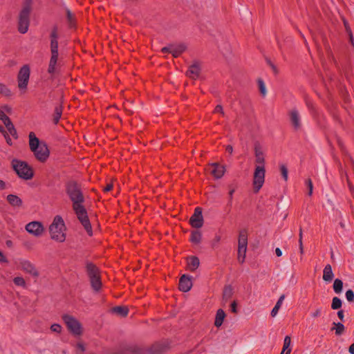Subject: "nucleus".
Instances as JSON below:
<instances>
[{"label":"nucleus","instance_id":"30","mask_svg":"<svg viewBox=\"0 0 354 354\" xmlns=\"http://www.w3.org/2000/svg\"><path fill=\"white\" fill-rule=\"evenodd\" d=\"M113 311L121 316H126L128 314V309L124 306H117L113 308Z\"/></svg>","mask_w":354,"mask_h":354},{"label":"nucleus","instance_id":"31","mask_svg":"<svg viewBox=\"0 0 354 354\" xmlns=\"http://www.w3.org/2000/svg\"><path fill=\"white\" fill-rule=\"evenodd\" d=\"M334 326L332 330L335 331V334L337 335H342L344 331V326L341 323H333Z\"/></svg>","mask_w":354,"mask_h":354},{"label":"nucleus","instance_id":"32","mask_svg":"<svg viewBox=\"0 0 354 354\" xmlns=\"http://www.w3.org/2000/svg\"><path fill=\"white\" fill-rule=\"evenodd\" d=\"M343 283L340 279H335L333 283V289L336 293H340L342 290Z\"/></svg>","mask_w":354,"mask_h":354},{"label":"nucleus","instance_id":"24","mask_svg":"<svg viewBox=\"0 0 354 354\" xmlns=\"http://www.w3.org/2000/svg\"><path fill=\"white\" fill-rule=\"evenodd\" d=\"M7 201L14 207H20L22 205L21 199L15 194H9L7 196Z\"/></svg>","mask_w":354,"mask_h":354},{"label":"nucleus","instance_id":"25","mask_svg":"<svg viewBox=\"0 0 354 354\" xmlns=\"http://www.w3.org/2000/svg\"><path fill=\"white\" fill-rule=\"evenodd\" d=\"M291 351V338L290 336H286L283 340L281 354H290Z\"/></svg>","mask_w":354,"mask_h":354},{"label":"nucleus","instance_id":"9","mask_svg":"<svg viewBox=\"0 0 354 354\" xmlns=\"http://www.w3.org/2000/svg\"><path fill=\"white\" fill-rule=\"evenodd\" d=\"M30 12L29 10L21 9L19 14L18 30L22 34L28 30Z\"/></svg>","mask_w":354,"mask_h":354},{"label":"nucleus","instance_id":"61","mask_svg":"<svg viewBox=\"0 0 354 354\" xmlns=\"http://www.w3.org/2000/svg\"><path fill=\"white\" fill-rule=\"evenodd\" d=\"M337 316L341 319L343 320L344 319V313L342 310H339L337 312Z\"/></svg>","mask_w":354,"mask_h":354},{"label":"nucleus","instance_id":"7","mask_svg":"<svg viewBox=\"0 0 354 354\" xmlns=\"http://www.w3.org/2000/svg\"><path fill=\"white\" fill-rule=\"evenodd\" d=\"M87 272L92 288L95 290H99L102 286V282L97 268L93 264H88L87 266Z\"/></svg>","mask_w":354,"mask_h":354},{"label":"nucleus","instance_id":"43","mask_svg":"<svg viewBox=\"0 0 354 354\" xmlns=\"http://www.w3.org/2000/svg\"><path fill=\"white\" fill-rule=\"evenodd\" d=\"M75 346L77 350L81 353L84 352L86 350V346L82 342H77Z\"/></svg>","mask_w":354,"mask_h":354},{"label":"nucleus","instance_id":"23","mask_svg":"<svg viewBox=\"0 0 354 354\" xmlns=\"http://www.w3.org/2000/svg\"><path fill=\"white\" fill-rule=\"evenodd\" d=\"M225 313L222 309H218L216 314L214 325L217 328L220 327L225 318Z\"/></svg>","mask_w":354,"mask_h":354},{"label":"nucleus","instance_id":"52","mask_svg":"<svg viewBox=\"0 0 354 354\" xmlns=\"http://www.w3.org/2000/svg\"><path fill=\"white\" fill-rule=\"evenodd\" d=\"M162 53H171V44L168 45L167 46L163 47L162 48Z\"/></svg>","mask_w":354,"mask_h":354},{"label":"nucleus","instance_id":"42","mask_svg":"<svg viewBox=\"0 0 354 354\" xmlns=\"http://www.w3.org/2000/svg\"><path fill=\"white\" fill-rule=\"evenodd\" d=\"M32 1L33 0H24L22 9L31 10Z\"/></svg>","mask_w":354,"mask_h":354},{"label":"nucleus","instance_id":"15","mask_svg":"<svg viewBox=\"0 0 354 354\" xmlns=\"http://www.w3.org/2000/svg\"><path fill=\"white\" fill-rule=\"evenodd\" d=\"M26 230L34 236H40L44 232L45 227L41 223H28Z\"/></svg>","mask_w":354,"mask_h":354},{"label":"nucleus","instance_id":"13","mask_svg":"<svg viewBox=\"0 0 354 354\" xmlns=\"http://www.w3.org/2000/svg\"><path fill=\"white\" fill-rule=\"evenodd\" d=\"M289 119L291 125L295 131H298L301 128V119L299 111L293 109L289 112Z\"/></svg>","mask_w":354,"mask_h":354},{"label":"nucleus","instance_id":"14","mask_svg":"<svg viewBox=\"0 0 354 354\" xmlns=\"http://www.w3.org/2000/svg\"><path fill=\"white\" fill-rule=\"evenodd\" d=\"M207 170L216 179L222 178L225 171V167L218 163L209 165Z\"/></svg>","mask_w":354,"mask_h":354},{"label":"nucleus","instance_id":"37","mask_svg":"<svg viewBox=\"0 0 354 354\" xmlns=\"http://www.w3.org/2000/svg\"><path fill=\"white\" fill-rule=\"evenodd\" d=\"M280 171L283 178L285 180V181H287L288 178V171L286 166L285 165H281Z\"/></svg>","mask_w":354,"mask_h":354},{"label":"nucleus","instance_id":"41","mask_svg":"<svg viewBox=\"0 0 354 354\" xmlns=\"http://www.w3.org/2000/svg\"><path fill=\"white\" fill-rule=\"evenodd\" d=\"M62 115V110L59 107H56L55 110V116H54V122L57 124Z\"/></svg>","mask_w":354,"mask_h":354},{"label":"nucleus","instance_id":"51","mask_svg":"<svg viewBox=\"0 0 354 354\" xmlns=\"http://www.w3.org/2000/svg\"><path fill=\"white\" fill-rule=\"evenodd\" d=\"M344 27H345L347 34L352 32L351 29L348 25V23L345 19H344Z\"/></svg>","mask_w":354,"mask_h":354},{"label":"nucleus","instance_id":"36","mask_svg":"<svg viewBox=\"0 0 354 354\" xmlns=\"http://www.w3.org/2000/svg\"><path fill=\"white\" fill-rule=\"evenodd\" d=\"M305 184L308 189V195L310 196H312L313 191V182H312L311 179L310 178L306 179L305 181Z\"/></svg>","mask_w":354,"mask_h":354},{"label":"nucleus","instance_id":"5","mask_svg":"<svg viewBox=\"0 0 354 354\" xmlns=\"http://www.w3.org/2000/svg\"><path fill=\"white\" fill-rule=\"evenodd\" d=\"M49 232L52 239L58 242L65 241L66 227L64 223H52L49 226Z\"/></svg>","mask_w":354,"mask_h":354},{"label":"nucleus","instance_id":"58","mask_svg":"<svg viewBox=\"0 0 354 354\" xmlns=\"http://www.w3.org/2000/svg\"><path fill=\"white\" fill-rule=\"evenodd\" d=\"M0 88H5L4 91H5V93H6V95H9V94H10V89H8V88H6L3 84H0Z\"/></svg>","mask_w":354,"mask_h":354},{"label":"nucleus","instance_id":"54","mask_svg":"<svg viewBox=\"0 0 354 354\" xmlns=\"http://www.w3.org/2000/svg\"><path fill=\"white\" fill-rule=\"evenodd\" d=\"M235 192V189L234 188H231L229 191V199H230V201H231L232 200V198H233V194Z\"/></svg>","mask_w":354,"mask_h":354},{"label":"nucleus","instance_id":"33","mask_svg":"<svg viewBox=\"0 0 354 354\" xmlns=\"http://www.w3.org/2000/svg\"><path fill=\"white\" fill-rule=\"evenodd\" d=\"M201 235L198 231H193L191 235V241L194 243H198L201 241Z\"/></svg>","mask_w":354,"mask_h":354},{"label":"nucleus","instance_id":"35","mask_svg":"<svg viewBox=\"0 0 354 354\" xmlns=\"http://www.w3.org/2000/svg\"><path fill=\"white\" fill-rule=\"evenodd\" d=\"M342 306V301L338 297H334L332 301L331 308L334 310L339 309Z\"/></svg>","mask_w":354,"mask_h":354},{"label":"nucleus","instance_id":"47","mask_svg":"<svg viewBox=\"0 0 354 354\" xmlns=\"http://www.w3.org/2000/svg\"><path fill=\"white\" fill-rule=\"evenodd\" d=\"M9 119V117L3 111L0 109V120H1L4 124L7 121V120Z\"/></svg>","mask_w":354,"mask_h":354},{"label":"nucleus","instance_id":"57","mask_svg":"<svg viewBox=\"0 0 354 354\" xmlns=\"http://www.w3.org/2000/svg\"><path fill=\"white\" fill-rule=\"evenodd\" d=\"M226 151H227L230 153H232L233 152V147L232 145H227L225 147Z\"/></svg>","mask_w":354,"mask_h":354},{"label":"nucleus","instance_id":"6","mask_svg":"<svg viewBox=\"0 0 354 354\" xmlns=\"http://www.w3.org/2000/svg\"><path fill=\"white\" fill-rule=\"evenodd\" d=\"M266 170L263 165H257L253 176V185L254 192H258L262 187L265 181Z\"/></svg>","mask_w":354,"mask_h":354},{"label":"nucleus","instance_id":"10","mask_svg":"<svg viewBox=\"0 0 354 354\" xmlns=\"http://www.w3.org/2000/svg\"><path fill=\"white\" fill-rule=\"evenodd\" d=\"M58 49H50V58L49 60L48 73L54 75L58 72L60 66V61L58 59Z\"/></svg>","mask_w":354,"mask_h":354},{"label":"nucleus","instance_id":"26","mask_svg":"<svg viewBox=\"0 0 354 354\" xmlns=\"http://www.w3.org/2000/svg\"><path fill=\"white\" fill-rule=\"evenodd\" d=\"M333 278V273L331 266L328 264L323 271V279L326 281H330Z\"/></svg>","mask_w":354,"mask_h":354},{"label":"nucleus","instance_id":"17","mask_svg":"<svg viewBox=\"0 0 354 354\" xmlns=\"http://www.w3.org/2000/svg\"><path fill=\"white\" fill-rule=\"evenodd\" d=\"M192 287V278L186 274L182 275L179 280V289L183 292H187Z\"/></svg>","mask_w":354,"mask_h":354},{"label":"nucleus","instance_id":"16","mask_svg":"<svg viewBox=\"0 0 354 354\" xmlns=\"http://www.w3.org/2000/svg\"><path fill=\"white\" fill-rule=\"evenodd\" d=\"M254 151L255 155V162L258 164V165H263L265 164V156H264V149L262 145L257 142L254 143Z\"/></svg>","mask_w":354,"mask_h":354},{"label":"nucleus","instance_id":"2","mask_svg":"<svg viewBox=\"0 0 354 354\" xmlns=\"http://www.w3.org/2000/svg\"><path fill=\"white\" fill-rule=\"evenodd\" d=\"M12 167L18 176L24 180H30L33 177L32 168L25 161L18 159L12 160Z\"/></svg>","mask_w":354,"mask_h":354},{"label":"nucleus","instance_id":"29","mask_svg":"<svg viewBox=\"0 0 354 354\" xmlns=\"http://www.w3.org/2000/svg\"><path fill=\"white\" fill-rule=\"evenodd\" d=\"M189 221H203L202 209L201 207H198L195 209L194 213Z\"/></svg>","mask_w":354,"mask_h":354},{"label":"nucleus","instance_id":"18","mask_svg":"<svg viewBox=\"0 0 354 354\" xmlns=\"http://www.w3.org/2000/svg\"><path fill=\"white\" fill-rule=\"evenodd\" d=\"M200 264L198 257L192 256L187 259V269L189 271L194 272L196 270Z\"/></svg>","mask_w":354,"mask_h":354},{"label":"nucleus","instance_id":"63","mask_svg":"<svg viewBox=\"0 0 354 354\" xmlns=\"http://www.w3.org/2000/svg\"><path fill=\"white\" fill-rule=\"evenodd\" d=\"M348 35L349 36V39H350L351 44L353 45L354 44V39H353V33L351 32V33H348Z\"/></svg>","mask_w":354,"mask_h":354},{"label":"nucleus","instance_id":"59","mask_svg":"<svg viewBox=\"0 0 354 354\" xmlns=\"http://www.w3.org/2000/svg\"><path fill=\"white\" fill-rule=\"evenodd\" d=\"M112 188H113V185L111 184H109L104 187V191L107 192H109L110 190H111Z\"/></svg>","mask_w":354,"mask_h":354},{"label":"nucleus","instance_id":"56","mask_svg":"<svg viewBox=\"0 0 354 354\" xmlns=\"http://www.w3.org/2000/svg\"><path fill=\"white\" fill-rule=\"evenodd\" d=\"M193 227L198 229L202 227L203 223H191Z\"/></svg>","mask_w":354,"mask_h":354},{"label":"nucleus","instance_id":"49","mask_svg":"<svg viewBox=\"0 0 354 354\" xmlns=\"http://www.w3.org/2000/svg\"><path fill=\"white\" fill-rule=\"evenodd\" d=\"M5 139H6V141L7 142V144L10 146H12L13 142L12 141V139L10 138V137L9 136V135L8 134V133H5L3 135Z\"/></svg>","mask_w":354,"mask_h":354},{"label":"nucleus","instance_id":"60","mask_svg":"<svg viewBox=\"0 0 354 354\" xmlns=\"http://www.w3.org/2000/svg\"><path fill=\"white\" fill-rule=\"evenodd\" d=\"M275 254L277 257H281L282 255V252L279 248H277L275 249Z\"/></svg>","mask_w":354,"mask_h":354},{"label":"nucleus","instance_id":"62","mask_svg":"<svg viewBox=\"0 0 354 354\" xmlns=\"http://www.w3.org/2000/svg\"><path fill=\"white\" fill-rule=\"evenodd\" d=\"M6 188V183L3 180H0V189H4Z\"/></svg>","mask_w":354,"mask_h":354},{"label":"nucleus","instance_id":"39","mask_svg":"<svg viewBox=\"0 0 354 354\" xmlns=\"http://www.w3.org/2000/svg\"><path fill=\"white\" fill-rule=\"evenodd\" d=\"M258 85L259 88V91L263 96H266V88L264 84V82L262 80H258Z\"/></svg>","mask_w":354,"mask_h":354},{"label":"nucleus","instance_id":"64","mask_svg":"<svg viewBox=\"0 0 354 354\" xmlns=\"http://www.w3.org/2000/svg\"><path fill=\"white\" fill-rule=\"evenodd\" d=\"M349 352L351 354H354V343L352 344L349 347Z\"/></svg>","mask_w":354,"mask_h":354},{"label":"nucleus","instance_id":"8","mask_svg":"<svg viewBox=\"0 0 354 354\" xmlns=\"http://www.w3.org/2000/svg\"><path fill=\"white\" fill-rule=\"evenodd\" d=\"M30 67L28 65H24L19 70L17 75L18 87L21 91H26L30 78Z\"/></svg>","mask_w":354,"mask_h":354},{"label":"nucleus","instance_id":"22","mask_svg":"<svg viewBox=\"0 0 354 354\" xmlns=\"http://www.w3.org/2000/svg\"><path fill=\"white\" fill-rule=\"evenodd\" d=\"M50 49H58V34L57 29L55 27L51 31L50 35Z\"/></svg>","mask_w":354,"mask_h":354},{"label":"nucleus","instance_id":"4","mask_svg":"<svg viewBox=\"0 0 354 354\" xmlns=\"http://www.w3.org/2000/svg\"><path fill=\"white\" fill-rule=\"evenodd\" d=\"M248 232L246 229L240 230L238 239L237 259L240 263L245 261L248 249Z\"/></svg>","mask_w":354,"mask_h":354},{"label":"nucleus","instance_id":"55","mask_svg":"<svg viewBox=\"0 0 354 354\" xmlns=\"http://www.w3.org/2000/svg\"><path fill=\"white\" fill-rule=\"evenodd\" d=\"M231 310L236 313V301H233L232 304H231Z\"/></svg>","mask_w":354,"mask_h":354},{"label":"nucleus","instance_id":"44","mask_svg":"<svg viewBox=\"0 0 354 354\" xmlns=\"http://www.w3.org/2000/svg\"><path fill=\"white\" fill-rule=\"evenodd\" d=\"M346 297L348 301H353L354 300V292L351 290H348L346 292Z\"/></svg>","mask_w":354,"mask_h":354},{"label":"nucleus","instance_id":"19","mask_svg":"<svg viewBox=\"0 0 354 354\" xmlns=\"http://www.w3.org/2000/svg\"><path fill=\"white\" fill-rule=\"evenodd\" d=\"M29 138V146L32 151H35L41 145L42 142H40L38 138L35 136L34 132H30L28 135Z\"/></svg>","mask_w":354,"mask_h":354},{"label":"nucleus","instance_id":"40","mask_svg":"<svg viewBox=\"0 0 354 354\" xmlns=\"http://www.w3.org/2000/svg\"><path fill=\"white\" fill-rule=\"evenodd\" d=\"M82 227H84V230L88 235H92V227L91 225V223H81Z\"/></svg>","mask_w":354,"mask_h":354},{"label":"nucleus","instance_id":"3","mask_svg":"<svg viewBox=\"0 0 354 354\" xmlns=\"http://www.w3.org/2000/svg\"><path fill=\"white\" fill-rule=\"evenodd\" d=\"M62 319L66 324L70 333L75 336H80L84 333V328L81 322L75 317L64 314L62 316Z\"/></svg>","mask_w":354,"mask_h":354},{"label":"nucleus","instance_id":"38","mask_svg":"<svg viewBox=\"0 0 354 354\" xmlns=\"http://www.w3.org/2000/svg\"><path fill=\"white\" fill-rule=\"evenodd\" d=\"M14 283L16 286L24 287L26 285L24 279L21 277H16L13 279Z\"/></svg>","mask_w":354,"mask_h":354},{"label":"nucleus","instance_id":"50","mask_svg":"<svg viewBox=\"0 0 354 354\" xmlns=\"http://www.w3.org/2000/svg\"><path fill=\"white\" fill-rule=\"evenodd\" d=\"M215 113H221L222 115H224V111L221 105H217L214 109Z\"/></svg>","mask_w":354,"mask_h":354},{"label":"nucleus","instance_id":"21","mask_svg":"<svg viewBox=\"0 0 354 354\" xmlns=\"http://www.w3.org/2000/svg\"><path fill=\"white\" fill-rule=\"evenodd\" d=\"M171 54H172L174 57H177L185 50L186 46L183 44H171Z\"/></svg>","mask_w":354,"mask_h":354},{"label":"nucleus","instance_id":"11","mask_svg":"<svg viewBox=\"0 0 354 354\" xmlns=\"http://www.w3.org/2000/svg\"><path fill=\"white\" fill-rule=\"evenodd\" d=\"M15 265L17 269L21 270L27 273L37 275V272L33 264L26 259H19L15 261Z\"/></svg>","mask_w":354,"mask_h":354},{"label":"nucleus","instance_id":"28","mask_svg":"<svg viewBox=\"0 0 354 354\" xmlns=\"http://www.w3.org/2000/svg\"><path fill=\"white\" fill-rule=\"evenodd\" d=\"M285 299V295H282L279 297L278 301H277L274 307L272 308V311H271V316L272 317H274L277 314H278V312L280 309V308L281 307L282 304H283V302Z\"/></svg>","mask_w":354,"mask_h":354},{"label":"nucleus","instance_id":"34","mask_svg":"<svg viewBox=\"0 0 354 354\" xmlns=\"http://www.w3.org/2000/svg\"><path fill=\"white\" fill-rule=\"evenodd\" d=\"M50 331L57 334L62 333L63 330L62 326L59 324H53L50 327Z\"/></svg>","mask_w":354,"mask_h":354},{"label":"nucleus","instance_id":"45","mask_svg":"<svg viewBox=\"0 0 354 354\" xmlns=\"http://www.w3.org/2000/svg\"><path fill=\"white\" fill-rule=\"evenodd\" d=\"M232 295V289L230 288H226L224 290L223 297L225 299L230 298Z\"/></svg>","mask_w":354,"mask_h":354},{"label":"nucleus","instance_id":"1","mask_svg":"<svg viewBox=\"0 0 354 354\" xmlns=\"http://www.w3.org/2000/svg\"><path fill=\"white\" fill-rule=\"evenodd\" d=\"M66 193L72 201L73 209L79 221H88L86 210L83 205L84 197L80 186L75 181H70L66 185Z\"/></svg>","mask_w":354,"mask_h":354},{"label":"nucleus","instance_id":"53","mask_svg":"<svg viewBox=\"0 0 354 354\" xmlns=\"http://www.w3.org/2000/svg\"><path fill=\"white\" fill-rule=\"evenodd\" d=\"M7 261H8L7 258L3 254V253L1 251H0V262L6 263Z\"/></svg>","mask_w":354,"mask_h":354},{"label":"nucleus","instance_id":"46","mask_svg":"<svg viewBox=\"0 0 354 354\" xmlns=\"http://www.w3.org/2000/svg\"><path fill=\"white\" fill-rule=\"evenodd\" d=\"M322 314V308H316L314 311H313L311 313V317H313V318H316V317H318L321 315Z\"/></svg>","mask_w":354,"mask_h":354},{"label":"nucleus","instance_id":"12","mask_svg":"<svg viewBox=\"0 0 354 354\" xmlns=\"http://www.w3.org/2000/svg\"><path fill=\"white\" fill-rule=\"evenodd\" d=\"M35 158L40 162H45L49 157L50 151L48 146L45 142H41V145L36 149L35 151H32Z\"/></svg>","mask_w":354,"mask_h":354},{"label":"nucleus","instance_id":"48","mask_svg":"<svg viewBox=\"0 0 354 354\" xmlns=\"http://www.w3.org/2000/svg\"><path fill=\"white\" fill-rule=\"evenodd\" d=\"M299 252H300L301 254H303V253H304V247H303V243H302L301 232H300V234H299Z\"/></svg>","mask_w":354,"mask_h":354},{"label":"nucleus","instance_id":"20","mask_svg":"<svg viewBox=\"0 0 354 354\" xmlns=\"http://www.w3.org/2000/svg\"><path fill=\"white\" fill-rule=\"evenodd\" d=\"M200 73V67L198 64L191 65L186 72L187 75L192 79H196Z\"/></svg>","mask_w":354,"mask_h":354},{"label":"nucleus","instance_id":"27","mask_svg":"<svg viewBox=\"0 0 354 354\" xmlns=\"http://www.w3.org/2000/svg\"><path fill=\"white\" fill-rule=\"evenodd\" d=\"M4 125L6 126L8 133L15 139L18 138V135L17 130L12 123L10 119L7 120V121L4 123Z\"/></svg>","mask_w":354,"mask_h":354}]
</instances>
